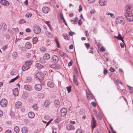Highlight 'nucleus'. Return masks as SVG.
<instances>
[{"instance_id": "1", "label": "nucleus", "mask_w": 133, "mask_h": 133, "mask_svg": "<svg viewBox=\"0 0 133 133\" xmlns=\"http://www.w3.org/2000/svg\"><path fill=\"white\" fill-rule=\"evenodd\" d=\"M125 15L127 19L129 21H133V8L127 5L125 8Z\"/></svg>"}, {"instance_id": "2", "label": "nucleus", "mask_w": 133, "mask_h": 133, "mask_svg": "<svg viewBox=\"0 0 133 133\" xmlns=\"http://www.w3.org/2000/svg\"><path fill=\"white\" fill-rule=\"evenodd\" d=\"M115 22L116 24H121L122 25L124 24L125 23L124 19L121 16L117 17L115 19Z\"/></svg>"}, {"instance_id": "3", "label": "nucleus", "mask_w": 133, "mask_h": 133, "mask_svg": "<svg viewBox=\"0 0 133 133\" xmlns=\"http://www.w3.org/2000/svg\"><path fill=\"white\" fill-rule=\"evenodd\" d=\"M36 78H37L41 82L44 78V75L42 73H37L35 76Z\"/></svg>"}, {"instance_id": "4", "label": "nucleus", "mask_w": 133, "mask_h": 133, "mask_svg": "<svg viewBox=\"0 0 133 133\" xmlns=\"http://www.w3.org/2000/svg\"><path fill=\"white\" fill-rule=\"evenodd\" d=\"M51 60L53 63L56 64L59 61L58 57L56 55H53L51 57Z\"/></svg>"}, {"instance_id": "5", "label": "nucleus", "mask_w": 133, "mask_h": 133, "mask_svg": "<svg viewBox=\"0 0 133 133\" xmlns=\"http://www.w3.org/2000/svg\"><path fill=\"white\" fill-rule=\"evenodd\" d=\"M7 101L4 98L2 99L0 101V105L3 107H6L7 106Z\"/></svg>"}, {"instance_id": "6", "label": "nucleus", "mask_w": 133, "mask_h": 133, "mask_svg": "<svg viewBox=\"0 0 133 133\" xmlns=\"http://www.w3.org/2000/svg\"><path fill=\"white\" fill-rule=\"evenodd\" d=\"M91 125H92V128H94L96 126V121L94 117L91 115Z\"/></svg>"}, {"instance_id": "7", "label": "nucleus", "mask_w": 133, "mask_h": 133, "mask_svg": "<svg viewBox=\"0 0 133 133\" xmlns=\"http://www.w3.org/2000/svg\"><path fill=\"white\" fill-rule=\"evenodd\" d=\"M67 112L66 109L63 108H62L61 110L60 114L63 117H64L66 114Z\"/></svg>"}, {"instance_id": "8", "label": "nucleus", "mask_w": 133, "mask_h": 133, "mask_svg": "<svg viewBox=\"0 0 133 133\" xmlns=\"http://www.w3.org/2000/svg\"><path fill=\"white\" fill-rule=\"evenodd\" d=\"M34 31L35 34H38L41 32V29L39 26L37 25L34 27Z\"/></svg>"}, {"instance_id": "9", "label": "nucleus", "mask_w": 133, "mask_h": 133, "mask_svg": "<svg viewBox=\"0 0 133 133\" xmlns=\"http://www.w3.org/2000/svg\"><path fill=\"white\" fill-rule=\"evenodd\" d=\"M42 10L44 13L46 14L50 11V9L47 7L45 6L42 8Z\"/></svg>"}, {"instance_id": "10", "label": "nucleus", "mask_w": 133, "mask_h": 133, "mask_svg": "<svg viewBox=\"0 0 133 133\" xmlns=\"http://www.w3.org/2000/svg\"><path fill=\"white\" fill-rule=\"evenodd\" d=\"M42 86L41 84H37L35 85V89L38 91H39L41 90L42 89Z\"/></svg>"}, {"instance_id": "11", "label": "nucleus", "mask_w": 133, "mask_h": 133, "mask_svg": "<svg viewBox=\"0 0 133 133\" xmlns=\"http://www.w3.org/2000/svg\"><path fill=\"white\" fill-rule=\"evenodd\" d=\"M21 130L22 133H27L29 131V129L26 126H24L22 128Z\"/></svg>"}, {"instance_id": "12", "label": "nucleus", "mask_w": 133, "mask_h": 133, "mask_svg": "<svg viewBox=\"0 0 133 133\" xmlns=\"http://www.w3.org/2000/svg\"><path fill=\"white\" fill-rule=\"evenodd\" d=\"M99 3L100 5L103 6L107 4V2L106 0H99Z\"/></svg>"}, {"instance_id": "13", "label": "nucleus", "mask_w": 133, "mask_h": 133, "mask_svg": "<svg viewBox=\"0 0 133 133\" xmlns=\"http://www.w3.org/2000/svg\"><path fill=\"white\" fill-rule=\"evenodd\" d=\"M50 66L52 68L56 70L59 69L61 68L60 66L58 64L50 65Z\"/></svg>"}, {"instance_id": "14", "label": "nucleus", "mask_w": 133, "mask_h": 133, "mask_svg": "<svg viewBox=\"0 0 133 133\" xmlns=\"http://www.w3.org/2000/svg\"><path fill=\"white\" fill-rule=\"evenodd\" d=\"M22 105V103L19 101H18L16 102L15 104V107L17 109H18L20 108Z\"/></svg>"}, {"instance_id": "15", "label": "nucleus", "mask_w": 133, "mask_h": 133, "mask_svg": "<svg viewBox=\"0 0 133 133\" xmlns=\"http://www.w3.org/2000/svg\"><path fill=\"white\" fill-rule=\"evenodd\" d=\"M66 128L68 130H72L74 129V127L71 125L68 124L66 126Z\"/></svg>"}, {"instance_id": "16", "label": "nucleus", "mask_w": 133, "mask_h": 133, "mask_svg": "<svg viewBox=\"0 0 133 133\" xmlns=\"http://www.w3.org/2000/svg\"><path fill=\"white\" fill-rule=\"evenodd\" d=\"M0 3L2 5L5 6H7L9 5V2L6 0H1Z\"/></svg>"}, {"instance_id": "17", "label": "nucleus", "mask_w": 133, "mask_h": 133, "mask_svg": "<svg viewBox=\"0 0 133 133\" xmlns=\"http://www.w3.org/2000/svg\"><path fill=\"white\" fill-rule=\"evenodd\" d=\"M24 88L25 90L28 91H30L32 90L31 87L29 85L27 84L25 85L24 86Z\"/></svg>"}, {"instance_id": "18", "label": "nucleus", "mask_w": 133, "mask_h": 133, "mask_svg": "<svg viewBox=\"0 0 133 133\" xmlns=\"http://www.w3.org/2000/svg\"><path fill=\"white\" fill-rule=\"evenodd\" d=\"M47 85L48 87L50 88H52L54 87L55 84L54 83L51 81H49L47 83Z\"/></svg>"}, {"instance_id": "19", "label": "nucleus", "mask_w": 133, "mask_h": 133, "mask_svg": "<svg viewBox=\"0 0 133 133\" xmlns=\"http://www.w3.org/2000/svg\"><path fill=\"white\" fill-rule=\"evenodd\" d=\"M14 95L15 96L18 95V90L17 88H15L12 90Z\"/></svg>"}, {"instance_id": "20", "label": "nucleus", "mask_w": 133, "mask_h": 133, "mask_svg": "<svg viewBox=\"0 0 133 133\" xmlns=\"http://www.w3.org/2000/svg\"><path fill=\"white\" fill-rule=\"evenodd\" d=\"M6 25L4 23H1L0 24V29L1 30H3L5 29Z\"/></svg>"}, {"instance_id": "21", "label": "nucleus", "mask_w": 133, "mask_h": 133, "mask_svg": "<svg viewBox=\"0 0 133 133\" xmlns=\"http://www.w3.org/2000/svg\"><path fill=\"white\" fill-rule=\"evenodd\" d=\"M43 58L44 59L48 60L50 58V55L46 53L44 55Z\"/></svg>"}, {"instance_id": "22", "label": "nucleus", "mask_w": 133, "mask_h": 133, "mask_svg": "<svg viewBox=\"0 0 133 133\" xmlns=\"http://www.w3.org/2000/svg\"><path fill=\"white\" fill-rule=\"evenodd\" d=\"M28 116L29 118H32L34 117L35 115L33 112H29L28 114Z\"/></svg>"}, {"instance_id": "23", "label": "nucleus", "mask_w": 133, "mask_h": 133, "mask_svg": "<svg viewBox=\"0 0 133 133\" xmlns=\"http://www.w3.org/2000/svg\"><path fill=\"white\" fill-rule=\"evenodd\" d=\"M115 38L116 39H118L120 40H121L123 43L124 44V40L123 39V38L122 37L121 35L120 34H118V35L117 36H116Z\"/></svg>"}, {"instance_id": "24", "label": "nucleus", "mask_w": 133, "mask_h": 133, "mask_svg": "<svg viewBox=\"0 0 133 133\" xmlns=\"http://www.w3.org/2000/svg\"><path fill=\"white\" fill-rule=\"evenodd\" d=\"M62 36L65 40H69V38L68 37V35L67 34L64 33L62 34Z\"/></svg>"}, {"instance_id": "25", "label": "nucleus", "mask_w": 133, "mask_h": 133, "mask_svg": "<svg viewBox=\"0 0 133 133\" xmlns=\"http://www.w3.org/2000/svg\"><path fill=\"white\" fill-rule=\"evenodd\" d=\"M30 68V66H28L25 64L22 67V69L23 71H25Z\"/></svg>"}, {"instance_id": "26", "label": "nucleus", "mask_w": 133, "mask_h": 133, "mask_svg": "<svg viewBox=\"0 0 133 133\" xmlns=\"http://www.w3.org/2000/svg\"><path fill=\"white\" fill-rule=\"evenodd\" d=\"M25 47L28 49H30L31 47V44L29 42H27L25 44Z\"/></svg>"}, {"instance_id": "27", "label": "nucleus", "mask_w": 133, "mask_h": 133, "mask_svg": "<svg viewBox=\"0 0 133 133\" xmlns=\"http://www.w3.org/2000/svg\"><path fill=\"white\" fill-rule=\"evenodd\" d=\"M78 20V18L77 17H76L74 19V20H70V21L71 22L74 24H75L76 23V22Z\"/></svg>"}, {"instance_id": "28", "label": "nucleus", "mask_w": 133, "mask_h": 133, "mask_svg": "<svg viewBox=\"0 0 133 133\" xmlns=\"http://www.w3.org/2000/svg\"><path fill=\"white\" fill-rule=\"evenodd\" d=\"M36 66L37 68L38 69H41L43 68V66L39 63H36Z\"/></svg>"}, {"instance_id": "29", "label": "nucleus", "mask_w": 133, "mask_h": 133, "mask_svg": "<svg viewBox=\"0 0 133 133\" xmlns=\"http://www.w3.org/2000/svg\"><path fill=\"white\" fill-rule=\"evenodd\" d=\"M55 105L57 107H58L59 106L60 102L57 100H55L54 102Z\"/></svg>"}, {"instance_id": "30", "label": "nucleus", "mask_w": 133, "mask_h": 133, "mask_svg": "<svg viewBox=\"0 0 133 133\" xmlns=\"http://www.w3.org/2000/svg\"><path fill=\"white\" fill-rule=\"evenodd\" d=\"M38 38L36 37L33 38L32 39V42L33 44H36L38 42Z\"/></svg>"}, {"instance_id": "31", "label": "nucleus", "mask_w": 133, "mask_h": 133, "mask_svg": "<svg viewBox=\"0 0 133 133\" xmlns=\"http://www.w3.org/2000/svg\"><path fill=\"white\" fill-rule=\"evenodd\" d=\"M14 130L16 133L18 132L19 131V127L17 126L15 127L14 128Z\"/></svg>"}, {"instance_id": "32", "label": "nucleus", "mask_w": 133, "mask_h": 133, "mask_svg": "<svg viewBox=\"0 0 133 133\" xmlns=\"http://www.w3.org/2000/svg\"><path fill=\"white\" fill-rule=\"evenodd\" d=\"M32 62L30 61H27L25 62V64L28 66H29L32 63Z\"/></svg>"}, {"instance_id": "33", "label": "nucleus", "mask_w": 133, "mask_h": 133, "mask_svg": "<svg viewBox=\"0 0 133 133\" xmlns=\"http://www.w3.org/2000/svg\"><path fill=\"white\" fill-rule=\"evenodd\" d=\"M46 34L48 37L49 38H52L53 37V35L51 33L49 32H47Z\"/></svg>"}, {"instance_id": "34", "label": "nucleus", "mask_w": 133, "mask_h": 133, "mask_svg": "<svg viewBox=\"0 0 133 133\" xmlns=\"http://www.w3.org/2000/svg\"><path fill=\"white\" fill-rule=\"evenodd\" d=\"M71 85L68 86L66 88V89L68 91V93H69L71 91Z\"/></svg>"}, {"instance_id": "35", "label": "nucleus", "mask_w": 133, "mask_h": 133, "mask_svg": "<svg viewBox=\"0 0 133 133\" xmlns=\"http://www.w3.org/2000/svg\"><path fill=\"white\" fill-rule=\"evenodd\" d=\"M26 22L25 20L23 19H21L19 21L18 23L19 24H21L24 23H25Z\"/></svg>"}, {"instance_id": "36", "label": "nucleus", "mask_w": 133, "mask_h": 133, "mask_svg": "<svg viewBox=\"0 0 133 133\" xmlns=\"http://www.w3.org/2000/svg\"><path fill=\"white\" fill-rule=\"evenodd\" d=\"M127 86L128 87L129 92V93H132L133 92V88L132 87L129 86L128 85H127Z\"/></svg>"}, {"instance_id": "37", "label": "nucleus", "mask_w": 133, "mask_h": 133, "mask_svg": "<svg viewBox=\"0 0 133 133\" xmlns=\"http://www.w3.org/2000/svg\"><path fill=\"white\" fill-rule=\"evenodd\" d=\"M106 15H110V17L112 18H114L115 17V16L113 14L110 12H107L106 13Z\"/></svg>"}, {"instance_id": "38", "label": "nucleus", "mask_w": 133, "mask_h": 133, "mask_svg": "<svg viewBox=\"0 0 133 133\" xmlns=\"http://www.w3.org/2000/svg\"><path fill=\"white\" fill-rule=\"evenodd\" d=\"M18 77H18V76H17L15 78H14L13 79H12L9 82V83H11L14 82L16 79H17L18 78Z\"/></svg>"}, {"instance_id": "39", "label": "nucleus", "mask_w": 133, "mask_h": 133, "mask_svg": "<svg viewBox=\"0 0 133 133\" xmlns=\"http://www.w3.org/2000/svg\"><path fill=\"white\" fill-rule=\"evenodd\" d=\"M28 97V95L25 93L23 94L22 95V97L23 99H26Z\"/></svg>"}, {"instance_id": "40", "label": "nucleus", "mask_w": 133, "mask_h": 133, "mask_svg": "<svg viewBox=\"0 0 133 133\" xmlns=\"http://www.w3.org/2000/svg\"><path fill=\"white\" fill-rule=\"evenodd\" d=\"M44 97V94L40 93L38 95V97L40 98H43Z\"/></svg>"}, {"instance_id": "41", "label": "nucleus", "mask_w": 133, "mask_h": 133, "mask_svg": "<svg viewBox=\"0 0 133 133\" xmlns=\"http://www.w3.org/2000/svg\"><path fill=\"white\" fill-rule=\"evenodd\" d=\"M95 133H103V132L100 129H97L95 130Z\"/></svg>"}, {"instance_id": "42", "label": "nucleus", "mask_w": 133, "mask_h": 133, "mask_svg": "<svg viewBox=\"0 0 133 133\" xmlns=\"http://www.w3.org/2000/svg\"><path fill=\"white\" fill-rule=\"evenodd\" d=\"M32 78L30 77H28L26 78V81L28 82H30L31 81H32Z\"/></svg>"}, {"instance_id": "43", "label": "nucleus", "mask_w": 133, "mask_h": 133, "mask_svg": "<svg viewBox=\"0 0 133 133\" xmlns=\"http://www.w3.org/2000/svg\"><path fill=\"white\" fill-rule=\"evenodd\" d=\"M87 93V97H89V96H91V95H92L91 93L90 92V91H86Z\"/></svg>"}, {"instance_id": "44", "label": "nucleus", "mask_w": 133, "mask_h": 133, "mask_svg": "<svg viewBox=\"0 0 133 133\" xmlns=\"http://www.w3.org/2000/svg\"><path fill=\"white\" fill-rule=\"evenodd\" d=\"M59 53L60 55L61 56V57H63L64 56V54L65 53L63 52V51H59Z\"/></svg>"}, {"instance_id": "45", "label": "nucleus", "mask_w": 133, "mask_h": 133, "mask_svg": "<svg viewBox=\"0 0 133 133\" xmlns=\"http://www.w3.org/2000/svg\"><path fill=\"white\" fill-rule=\"evenodd\" d=\"M12 56L14 58H16L17 56V52H14L13 53Z\"/></svg>"}, {"instance_id": "46", "label": "nucleus", "mask_w": 133, "mask_h": 133, "mask_svg": "<svg viewBox=\"0 0 133 133\" xmlns=\"http://www.w3.org/2000/svg\"><path fill=\"white\" fill-rule=\"evenodd\" d=\"M55 41L56 42V44L57 46V47L59 48V43L58 41V40L56 38L55 39Z\"/></svg>"}, {"instance_id": "47", "label": "nucleus", "mask_w": 133, "mask_h": 133, "mask_svg": "<svg viewBox=\"0 0 133 133\" xmlns=\"http://www.w3.org/2000/svg\"><path fill=\"white\" fill-rule=\"evenodd\" d=\"M16 72L14 71H12L10 72V75L11 76L15 75H16Z\"/></svg>"}, {"instance_id": "48", "label": "nucleus", "mask_w": 133, "mask_h": 133, "mask_svg": "<svg viewBox=\"0 0 133 133\" xmlns=\"http://www.w3.org/2000/svg\"><path fill=\"white\" fill-rule=\"evenodd\" d=\"M40 50L41 51L44 52L46 50V49L45 47H42L40 48Z\"/></svg>"}, {"instance_id": "49", "label": "nucleus", "mask_w": 133, "mask_h": 133, "mask_svg": "<svg viewBox=\"0 0 133 133\" xmlns=\"http://www.w3.org/2000/svg\"><path fill=\"white\" fill-rule=\"evenodd\" d=\"M105 49L104 47L103 46H102L100 49V51H102V52H104L105 51Z\"/></svg>"}, {"instance_id": "50", "label": "nucleus", "mask_w": 133, "mask_h": 133, "mask_svg": "<svg viewBox=\"0 0 133 133\" xmlns=\"http://www.w3.org/2000/svg\"><path fill=\"white\" fill-rule=\"evenodd\" d=\"M32 107L33 109L35 110L37 109V105L36 104H34Z\"/></svg>"}, {"instance_id": "51", "label": "nucleus", "mask_w": 133, "mask_h": 133, "mask_svg": "<svg viewBox=\"0 0 133 133\" xmlns=\"http://www.w3.org/2000/svg\"><path fill=\"white\" fill-rule=\"evenodd\" d=\"M89 97H87L88 99L89 100H90L91 99H93V98L92 97V95H91V96H89Z\"/></svg>"}, {"instance_id": "52", "label": "nucleus", "mask_w": 133, "mask_h": 133, "mask_svg": "<svg viewBox=\"0 0 133 133\" xmlns=\"http://www.w3.org/2000/svg\"><path fill=\"white\" fill-rule=\"evenodd\" d=\"M69 34L70 36H72L75 34V33L74 32H72L71 31L69 32Z\"/></svg>"}, {"instance_id": "53", "label": "nucleus", "mask_w": 133, "mask_h": 133, "mask_svg": "<svg viewBox=\"0 0 133 133\" xmlns=\"http://www.w3.org/2000/svg\"><path fill=\"white\" fill-rule=\"evenodd\" d=\"M26 55L27 58H29L31 56V55L30 53H27L26 54Z\"/></svg>"}, {"instance_id": "54", "label": "nucleus", "mask_w": 133, "mask_h": 133, "mask_svg": "<svg viewBox=\"0 0 133 133\" xmlns=\"http://www.w3.org/2000/svg\"><path fill=\"white\" fill-rule=\"evenodd\" d=\"M32 15L31 14H26L25 15V16L26 17H30Z\"/></svg>"}, {"instance_id": "55", "label": "nucleus", "mask_w": 133, "mask_h": 133, "mask_svg": "<svg viewBox=\"0 0 133 133\" xmlns=\"http://www.w3.org/2000/svg\"><path fill=\"white\" fill-rule=\"evenodd\" d=\"M97 117L100 120H101L102 119V117L101 116V115L100 114H98V116H97Z\"/></svg>"}, {"instance_id": "56", "label": "nucleus", "mask_w": 133, "mask_h": 133, "mask_svg": "<svg viewBox=\"0 0 133 133\" xmlns=\"http://www.w3.org/2000/svg\"><path fill=\"white\" fill-rule=\"evenodd\" d=\"M25 31L26 32H31V30L30 28H27L25 29Z\"/></svg>"}, {"instance_id": "57", "label": "nucleus", "mask_w": 133, "mask_h": 133, "mask_svg": "<svg viewBox=\"0 0 133 133\" xmlns=\"http://www.w3.org/2000/svg\"><path fill=\"white\" fill-rule=\"evenodd\" d=\"M82 10V6L81 5H79V9H78V11L81 12Z\"/></svg>"}, {"instance_id": "58", "label": "nucleus", "mask_w": 133, "mask_h": 133, "mask_svg": "<svg viewBox=\"0 0 133 133\" xmlns=\"http://www.w3.org/2000/svg\"><path fill=\"white\" fill-rule=\"evenodd\" d=\"M107 70L106 68H104V70L103 71L104 74V75H106L107 73Z\"/></svg>"}, {"instance_id": "59", "label": "nucleus", "mask_w": 133, "mask_h": 133, "mask_svg": "<svg viewBox=\"0 0 133 133\" xmlns=\"http://www.w3.org/2000/svg\"><path fill=\"white\" fill-rule=\"evenodd\" d=\"M76 133H83L81 130L80 129H78L76 131Z\"/></svg>"}, {"instance_id": "60", "label": "nucleus", "mask_w": 133, "mask_h": 133, "mask_svg": "<svg viewBox=\"0 0 133 133\" xmlns=\"http://www.w3.org/2000/svg\"><path fill=\"white\" fill-rule=\"evenodd\" d=\"M116 82L118 84L120 83V84H122V83L121 81L120 80L118 79H117V80H116Z\"/></svg>"}, {"instance_id": "61", "label": "nucleus", "mask_w": 133, "mask_h": 133, "mask_svg": "<svg viewBox=\"0 0 133 133\" xmlns=\"http://www.w3.org/2000/svg\"><path fill=\"white\" fill-rule=\"evenodd\" d=\"M49 105V103H48L47 102H45L44 103V106L46 107H48Z\"/></svg>"}, {"instance_id": "62", "label": "nucleus", "mask_w": 133, "mask_h": 133, "mask_svg": "<svg viewBox=\"0 0 133 133\" xmlns=\"http://www.w3.org/2000/svg\"><path fill=\"white\" fill-rule=\"evenodd\" d=\"M7 46L5 45L3 46L2 48V49L3 51L7 49Z\"/></svg>"}, {"instance_id": "63", "label": "nucleus", "mask_w": 133, "mask_h": 133, "mask_svg": "<svg viewBox=\"0 0 133 133\" xmlns=\"http://www.w3.org/2000/svg\"><path fill=\"white\" fill-rule=\"evenodd\" d=\"M110 71L111 72H114L115 71V69L112 68V67H110L109 69Z\"/></svg>"}, {"instance_id": "64", "label": "nucleus", "mask_w": 133, "mask_h": 133, "mask_svg": "<svg viewBox=\"0 0 133 133\" xmlns=\"http://www.w3.org/2000/svg\"><path fill=\"white\" fill-rule=\"evenodd\" d=\"M11 131L9 130H7L5 131V133H11Z\"/></svg>"}]
</instances>
